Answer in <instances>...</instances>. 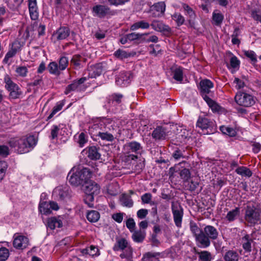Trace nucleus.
<instances>
[{"label": "nucleus", "instance_id": "a18cd8bd", "mask_svg": "<svg viewBox=\"0 0 261 261\" xmlns=\"http://www.w3.org/2000/svg\"><path fill=\"white\" fill-rule=\"evenodd\" d=\"M224 259L225 261H238L239 255L234 251H228L224 255Z\"/></svg>", "mask_w": 261, "mask_h": 261}, {"label": "nucleus", "instance_id": "b1692460", "mask_svg": "<svg viewBox=\"0 0 261 261\" xmlns=\"http://www.w3.org/2000/svg\"><path fill=\"white\" fill-rule=\"evenodd\" d=\"M166 9V5L164 2H161L154 4L151 7V10H155L156 11V14H153V17H160L164 14Z\"/></svg>", "mask_w": 261, "mask_h": 261}, {"label": "nucleus", "instance_id": "49530a36", "mask_svg": "<svg viewBox=\"0 0 261 261\" xmlns=\"http://www.w3.org/2000/svg\"><path fill=\"white\" fill-rule=\"evenodd\" d=\"M220 130L223 134L228 135L230 137H233L236 135V132L235 129L230 127L221 126L220 127Z\"/></svg>", "mask_w": 261, "mask_h": 261}, {"label": "nucleus", "instance_id": "58836bf2", "mask_svg": "<svg viewBox=\"0 0 261 261\" xmlns=\"http://www.w3.org/2000/svg\"><path fill=\"white\" fill-rule=\"evenodd\" d=\"M240 213V208L236 207L234 209L228 212L226 218L229 222L233 221L239 216Z\"/></svg>", "mask_w": 261, "mask_h": 261}, {"label": "nucleus", "instance_id": "4d7b16f0", "mask_svg": "<svg viewBox=\"0 0 261 261\" xmlns=\"http://www.w3.org/2000/svg\"><path fill=\"white\" fill-rule=\"evenodd\" d=\"M16 72L17 74L21 76V77H25L28 73V69L25 66H18L16 68Z\"/></svg>", "mask_w": 261, "mask_h": 261}, {"label": "nucleus", "instance_id": "0e129e2a", "mask_svg": "<svg viewBox=\"0 0 261 261\" xmlns=\"http://www.w3.org/2000/svg\"><path fill=\"white\" fill-rule=\"evenodd\" d=\"M10 154V150L6 145H0V155L3 157H7Z\"/></svg>", "mask_w": 261, "mask_h": 261}, {"label": "nucleus", "instance_id": "bf43d9fd", "mask_svg": "<svg viewBox=\"0 0 261 261\" xmlns=\"http://www.w3.org/2000/svg\"><path fill=\"white\" fill-rule=\"evenodd\" d=\"M152 195L149 193H146L141 196L142 202L143 203H150L151 205L154 204V202H151Z\"/></svg>", "mask_w": 261, "mask_h": 261}, {"label": "nucleus", "instance_id": "5701e85b", "mask_svg": "<svg viewBox=\"0 0 261 261\" xmlns=\"http://www.w3.org/2000/svg\"><path fill=\"white\" fill-rule=\"evenodd\" d=\"M63 223L60 217H51L48 219L47 226L50 229H54L56 227H61L62 226Z\"/></svg>", "mask_w": 261, "mask_h": 261}, {"label": "nucleus", "instance_id": "5fc2aeb1", "mask_svg": "<svg viewBox=\"0 0 261 261\" xmlns=\"http://www.w3.org/2000/svg\"><path fill=\"white\" fill-rule=\"evenodd\" d=\"M64 106V103L62 102H59L54 107L51 113L48 117V119L51 118L58 112L60 111Z\"/></svg>", "mask_w": 261, "mask_h": 261}, {"label": "nucleus", "instance_id": "393cba45", "mask_svg": "<svg viewBox=\"0 0 261 261\" xmlns=\"http://www.w3.org/2000/svg\"><path fill=\"white\" fill-rule=\"evenodd\" d=\"M160 253L155 252H147L144 253L141 261H160Z\"/></svg>", "mask_w": 261, "mask_h": 261}, {"label": "nucleus", "instance_id": "774afa93", "mask_svg": "<svg viewBox=\"0 0 261 261\" xmlns=\"http://www.w3.org/2000/svg\"><path fill=\"white\" fill-rule=\"evenodd\" d=\"M252 17L256 21L261 23V10H253L251 12Z\"/></svg>", "mask_w": 261, "mask_h": 261}, {"label": "nucleus", "instance_id": "f257e3e1", "mask_svg": "<svg viewBox=\"0 0 261 261\" xmlns=\"http://www.w3.org/2000/svg\"><path fill=\"white\" fill-rule=\"evenodd\" d=\"M8 143L18 153L22 154L31 150L36 145L37 140L34 136L29 135L21 138H11Z\"/></svg>", "mask_w": 261, "mask_h": 261}, {"label": "nucleus", "instance_id": "4c0bfd02", "mask_svg": "<svg viewBox=\"0 0 261 261\" xmlns=\"http://www.w3.org/2000/svg\"><path fill=\"white\" fill-rule=\"evenodd\" d=\"M252 242V239H250L248 235H246L242 238V246L246 252H249L251 251Z\"/></svg>", "mask_w": 261, "mask_h": 261}, {"label": "nucleus", "instance_id": "dca6fc26", "mask_svg": "<svg viewBox=\"0 0 261 261\" xmlns=\"http://www.w3.org/2000/svg\"><path fill=\"white\" fill-rule=\"evenodd\" d=\"M214 87L213 83L208 79L201 80L199 83L200 94L205 99V96L211 92V89Z\"/></svg>", "mask_w": 261, "mask_h": 261}, {"label": "nucleus", "instance_id": "69168bd1", "mask_svg": "<svg viewBox=\"0 0 261 261\" xmlns=\"http://www.w3.org/2000/svg\"><path fill=\"white\" fill-rule=\"evenodd\" d=\"M126 226L129 230L130 232L134 231L136 223L133 218H129L126 222Z\"/></svg>", "mask_w": 261, "mask_h": 261}, {"label": "nucleus", "instance_id": "39448f33", "mask_svg": "<svg viewBox=\"0 0 261 261\" xmlns=\"http://www.w3.org/2000/svg\"><path fill=\"white\" fill-rule=\"evenodd\" d=\"M100 187L95 181L87 180L82 186V190L86 194L84 201L89 206H91L90 202L94 200V196L100 193Z\"/></svg>", "mask_w": 261, "mask_h": 261}, {"label": "nucleus", "instance_id": "a878e982", "mask_svg": "<svg viewBox=\"0 0 261 261\" xmlns=\"http://www.w3.org/2000/svg\"><path fill=\"white\" fill-rule=\"evenodd\" d=\"M130 247H131L130 245L126 239L121 238L117 240L113 247V250L114 251L122 250Z\"/></svg>", "mask_w": 261, "mask_h": 261}, {"label": "nucleus", "instance_id": "864d4df0", "mask_svg": "<svg viewBox=\"0 0 261 261\" xmlns=\"http://www.w3.org/2000/svg\"><path fill=\"white\" fill-rule=\"evenodd\" d=\"M8 165L5 161H0V181H1L4 177Z\"/></svg>", "mask_w": 261, "mask_h": 261}, {"label": "nucleus", "instance_id": "f03ea898", "mask_svg": "<svg viewBox=\"0 0 261 261\" xmlns=\"http://www.w3.org/2000/svg\"><path fill=\"white\" fill-rule=\"evenodd\" d=\"M112 123V121L109 119L104 118L99 123L94 124L93 129L98 128L100 129L96 136L103 141H113L114 140V137L112 133L108 131L111 130V127L113 128Z\"/></svg>", "mask_w": 261, "mask_h": 261}, {"label": "nucleus", "instance_id": "bb28decb", "mask_svg": "<svg viewBox=\"0 0 261 261\" xmlns=\"http://www.w3.org/2000/svg\"><path fill=\"white\" fill-rule=\"evenodd\" d=\"M182 8L185 12V14L189 17V22L192 26L193 20L195 18L196 14L194 11L189 5L184 4L182 5Z\"/></svg>", "mask_w": 261, "mask_h": 261}, {"label": "nucleus", "instance_id": "7c9ffc66", "mask_svg": "<svg viewBox=\"0 0 261 261\" xmlns=\"http://www.w3.org/2000/svg\"><path fill=\"white\" fill-rule=\"evenodd\" d=\"M133 232H134L132 234V239L133 241L136 243L142 242L145 238V231L140 229Z\"/></svg>", "mask_w": 261, "mask_h": 261}, {"label": "nucleus", "instance_id": "338daca9", "mask_svg": "<svg viewBox=\"0 0 261 261\" xmlns=\"http://www.w3.org/2000/svg\"><path fill=\"white\" fill-rule=\"evenodd\" d=\"M89 71V76L91 78H95L99 76L101 73V69H96L95 67H91V69H90Z\"/></svg>", "mask_w": 261, "mask_h": 261}, {"label": "nucleus", "instance_id": "423d86ee", "mask_svg": "<svg viewBox=\"0 0 261 261\" xmlns=\"http://www.w3.org/2000/svg\"><path fill=\"white\" fill-rule=\"evenodd\" d=\"M91 11L94 17L99 19L110 17L116 13L115 11L111 10L108 6L101 4L95 5Z\"/></svg>", "mask_w": 261, "mask_h": 261}, {"label": "nucleus", "instance_id": "0eeeda50", "mask_svg": "<svg viewBox=\"0 0 261 261\" xmlns=\"http://www.w3.org/2000/svg\"><path fill=\"white\" fill-rule=\"evenodd\" d=\"M196 126L200 128L203 135L213 134L216 130L215 122L206 117H199Z\"/></svg>", "mask_w": 261, "mask_h": 261}, {"label": "nucleus", "instance_id": "c03bdc74", "mask_svg": "<svg viewBox=\"0 0 261 261\" xmlns=\"http://www.w3.org/2000/svg\"><path fill=\"white\" fill-rule=\"evenodd\" d=\"M75 139L79 146L82 147L88 142V137L87 135L82 132L75 137Z\"/></svg>", "mask_w": 261, "mask_h": 261}, {"label": "nucleus", "instance_id": "20e7f679", "mask_svg": "<svg viewBox=\"0 0 261 261\" xmlns=\"http://www.w3.org/2000/svg\"><path fill=\"white\" fill-rule=\"evenodd\" d=\"M261 219V208L253 204H248L245 207L244 220L250 225H254Z\"/></svg>", "mask_w": 261, "mask_h": 261}, {"label": "nucleus", "instance_id": "3c124183", "mask_svg": "<svg viewBox=\"0 0 261 261\" xmlns=\"http://www.w3.org/2000/svg\"><path fill=\"white\" fill-rule=\"evenodd\" d=\"M244 55L251 60L252 64H254L256 63V55L254 51L252 50H245L244 51Z\"/></svg>", "mask_w": 261, "mask_h": 261}, {"label": "nucleus", "instance_id": "2eb2a0df", "mask_svg": "<svg viewBox=\"0 0 261 261\" xmlns=\"http://www.w3.org/2000/svg\"><path fill=\"white\" fill-rule=\"evenodd\" d=\"M87 80L85 77L74 81L71 84L68 85L64 91L65 94H68L72 91H80L82 89L83 84Z\"/></svg>", "mask_w": 261, "mask_h": 261}, {"label": "nucleus", "instance_id": "680f3d73", "mask_svg": "<svg viewBox=\"0 0 261 261\" xmlns=\"http://www.w3.org/2000/svg\"><path fill=\"white\" fill-rule=\"evenodd\" d=\"M122 97V94H114L110 97V100L112 101L113 103L115 102L116 104H119L121 102Z\"/></svg>", "mask_w": 261, "mask_h": 261}, {"label": "nucleus", "instance_id": "c9c22d12", "mask_svg": "<svg viewBox=\"0 0 261 261\" xmlns=\"http://www.w3.org/2000/svg\"><path fill=\"white\" fill-rule=\"evenodd\" d=\"M120 201L123 206L127 207H131L134 204V202L131 196L125 194L122 195L120 198Z\"/></svg>", "mask_w": 261, "mask_h": 261}, {"label": "nucleus", "instance_id": "de8ad7c7", "mask_svg": "<svg viewBox=\"0 0 261 261\" xmlns=\"http://www.w3.org/2000/svg\"><path fill=\"white\" fill-rule=\"evenodd\" d=\"M172 18L175 21L178 27L182 25L185 21V17L179 13H174L172 15Z\"/></svg>", "mask_w": 261, "mask_h": 261}, {"label": "nucleus", "instance_id": "ddd939ff", "mask_svg": "<svg viewBox=\"0 0 261 261\" xmlns=\"http://www.w3.org/2000/svg\"><path fill=\"white\" fill-rule=\"evenodd\" d=\"M204 235L208 239V244L207 243L206 244H201L200 247L201 248H207L211 244L210 239L212 240H216L218 236V231L217 229L212 226V225H207L204 228L203 230Z\"/></svg>", "mask_w": 261, "mask_h": 261}, {"label": "nucleus", "instance_id": "cd10ccee", "mask_svg": "<svg viewBox=\"0 0 261 261\" xmlns=\"http://www.w3.org/2000/svg\"><path fill=\"white\" fill-rule=\"evenodd\" d=\"M85 61L86 59L80 55H74L71 59V64L75 68H80L82 66V63Z\"/></svg>", "mask_w": 261, "mask_h": 261}, {"label": "nucleus", "instance_id": "1a4fd4ad", "mask_svg": "<svg viewBox=\"0 0 261 261\" xmlns=\"http://www.w3.org/2000/svg\"><path fill=\"white\" fill-rule=\"evenodd\" d=\"M5 88L10 92L9 97L12 99H17L22 94L20 88L14 83L11 77L6 74L4 77Z\"/></svg>", "mask_w": 261, "mask_h": 261}, {"label": "nucleus", "instance_id": "473e14b6", "mask_svg": "<svg viewBox=\"0 0 261 261\" xmlns=\"http://www.w3.org/2000/svg\"><path fill=\"white\" fill-rule=\"evenodd\" d=\"M204 100L212 109V111L218 112L220 111L221 107L208 96H205V99H204Z\"/></svg>", "mask_w": 261, "mask_h": 261}, {"label": "nucleus", "instance_id": "72a5a7b5", "mask_svg": "<svg viewBox=\"0 0 261 261\" xmlns=\"http://www.w3.org/2000/svg\"><path fill=\"white\" fill-rule=\"evenodd\" d=\"M87 153L88 157L91 160H97L100 158V154L95 146L89 147Z\"/></svg>", "mask_w": 261, "mask_h": 261}, {"label": "nucleus", "instance_id": "052dcab7", "mask_svg": "<svg viewBox=\"0 0 261 261\" xmlns=\"http://www.w3.org/2000/svg\"><path fill=\"white\" fill-rule=\"evenodd\" d=\"M59 130L60 128L57 125H54L51 127L50 135L49 136L51 140H54L57 138Z\"/></svg>", "mask_w": 261, "mask_h": 261}, {"label": "nucleus", "instance_id": "6ab92c4d", "mask_svg": "<svg viewBox=\"0 0 261 261\" xmlns=\"http://www.w3.org/2000/svg\"><path fill=\"white\" fill-rule=\"evenodd\" d=\"M132 75L129 72H122L116 79V83L121 86H127L130 82Z\"/></svg>", "mask_w": 261, "mask_h": 261}, {"label": "nucleus", "instance_id": "aec40b11", "mask_svg": "<svg viewBox=\"0 0 261 261\" xmlns=\"http://www.w3.org/2000/svg\"><path fill=\"white\" fill-rule=\"evenodd\" d=\"M125 149L129 150V152H135L137 154H141L144 152L141 144L136 141H132L127 143L124 146Z\"/></svg>", "mask_w": 261, "mask_h": 261}, {"label": "nucleus", "instance_id": "c756f323", "mask_svg": "<svg viewBox=\"0 0 261 261\" xmlns=\"http://www.w3.org/2000/svg\"><path fill=\"white\" fill-rule=\"evenodd\" d=\"M224 19L223 15L219 11L215 10L212 15L213 23L215 25L219 26L222 23Z\"/></svg>", "mask_w": 261, "mask_h": 261}, {"label": "nucleus", "instance_id": "9d476101", "mask_svg": "<svg viewBox=\"0 0 261 261\" xmlns=\"http://www.w3.org/2000/svg\"><path fill=\"white\" fill-rule=\"evenodd\" d=\"M235 101L239 105L245 107H251L255 103V99L252 95L242 92L236 94Z\"/></svg>", "mask_w": 261, "mask_h": 261}, {"label": "nucleus", "instance_id": "a19ab883", "mask_svg": "<svg viewBox=\"0 0 261 261\" xmlns=\"http://www.w3.org/2000/svg\"><path fill=\"white\" fill-rule=\"evenodd\" d=\"M235 171L238 174L242 176L250 177L252 175L250 170L245 166L238 167Z\"/></svg>", "mask_w": 261, "mask_h": 261}, {"label": "nucleus", "instance_id": "f3484780", "mask_svg": "<svg viewBox=\"0 0 261 261\" xmlns=\"http://www.w3.org/2000/svg\"><path fill=\"white\" fill-rule=\"evenodd\" d=\"M150 26L154 30L163 33H170L171 31L170 28L168 25L164 24L162 21L157 20H152Z\"/></svg>", "mask_w": 261, "mask_h": 261}, {"label": "nucleus", "instance_id": "37998d69", "mask_svg": "<svg viewBox=\"0 0 261 261\" xmlns=\"http://www.w3.org/2000/svg\"><path fill=\"white\" fill-rule=\"evenodd\" d=\"M100 218L99 213L96 211L92 210L87 214V218L88 220L91 222H97Z\"/></svg>", "mask_w": 261, "mask_h": 261}, {"label": "nucleus", "instance_id": "412c9836", "mask_svg": "<svg viewBox=\"0 0 261 261\" xmlns=\"http://www.w3.org/2000/svg\"><path fill=\"white\" fill-rule=\"evenodd\" d=\"M166 136V129L163 126H158L152 133V138L155 140H164Z\"/></svg>", "mask_w": 261, "mask_h": 261}, {"label": "nucleus", "instance_id": "e2e57ef3", "mask_svg": "<svg viewBox=\"0 0 261 261\" xmlns=\"http://www.w3.org/2000/svg\"><path fill=\"white\" fill-rule=\"evenodd\" d=\"M240 62L236 56H232L230 60V66L234 68L238 69L239 68Z\"/></svg>", "mask_w": 261, "mask_h": 261}, {"label": "nucleus", "instance_id": "603ef678", "mask_svg": "<svg viewBox=\"0 0 261 261\" xmlns=\"http://www.w3.org/2000/svg\"><path fill=\"white\" fill-rule=\"evenodd\" d=\"M184 150L179 148L175 149L172 154V156L176 161L184 158Z\"/></svg>", "mask_w": 261, "mask_h": 261}, {"label": "nucleus", "instance_id": "e433bc0d", "mask_svg": "<svg viewBox=\"0 0 261 261\" xmlns=\"http://www.w3.org/2000/svg\"><path fill=\"white\" fill-rule=\"evenodd\" d=\"M150 26V24H149L148 22L144 20H141L134 23L130 27V30L134 31L140 28L142 29H147L149 28Z\"/></svg>", "mask_w": 261, "mask_h": 261}, {"label": "nucleus", "instance_id": "f704fd0d", "mask_svg": "<svg viewBox=\"0 0 261 261\" xmlns=\"http://www.w3.org/2000/svg\"><path fill=\"white\" fill-rule=\"evenodd\" d=\"M39 210L40 212L44 215H48L51 212L50 204L46 201H43L40 203Z\"/></svg>", "mask_w": 261, "mask_h": 261}, {"label": "nucleus", "instance_id": "2f4dec72", "mask_svg": "<svg viewBox=\"0 0 261 261\" xmlns=\"http://www.w3.org/2000/svg\"><path fill=\"white\" fill-rule=\"evenodd\" d=\"M173 77L178 82H181L183 80V68L180 67H175L172 68Z\"/></svg>", "mask_w": 261, "mask_h": 261}, {"label": "nucleus", "instance_id": "4be33fe9", "mask_svg": "<svg viewBox=\"0 0 261 261\" xmlns=\"http://www.w3.org/2000/svg\"><path fill=\"white\" fill-rule=\"evenodd\" d=\"M70 34V29L66 27H61L56 32L55 35L57 40H63L67 38Z\"/></svg>", "mask_w": 261, "mask_h": 261}, {"label": "nucleus", "instance_id": "c85d7f7f", "mask_svg": "<svg viewBox=\"0 0 261 261\" xmlns=\"http://www.w3.org/2000/svg\"><path fill=\"white\" fill-rule=\"evenodd\" d=\"M135 54L128 52L122 49H118L114 53V56L117 59L122 60L134 56Z\"/></svg>", "mask_w": 261, "mask_h": 261}, {"label": "nucleus", "instance_id": "f8f14e48", "mask_svg": "<svg viewBox=\"0 0 261 261\" xmlns=\"http://www.w3.org/2000/svg\"><path fill=\"white\" fill-rule=\"evenodd\" d=\"M190 230L195 238L199 246L201 244H208V239L204 235V232L194 222H190Z\"/></svg>", "mask_w": 261, "mask_h": 261}, {"label": "nucleus", "instance_id": "a211bd4d", "mask_svg": "<svg viewBox=\"0 0 261 261\" xmlns=\"http://www.w3.org/2000/svg\"><path fill=\"white\" fill-rule=\"evenodd\" d=\"M53 195L60 199L63 200L69 195V187L66 185L59 186L53 191Z\"/></svg>", "mask_w": 261, "mask_h": 261}, {"label": "nucleus", "instance_id": "6e6d98bb", "mask_svg": "<svg viewBox=\"0 0 261 261\" xmlns=\"http://www.w3.org/2000/svg\"><path fill=\"white\" fill-rule=\"evenodd\" d=\"M179 175L184 181H187L191 177V173L189 169L184 168L180 171Z\"/></svg>", "mask_w": 261, "mask_h": 261}, {"label": "nucleus", "instance_id": "4468645a", "mask_svg": "<svg viewBox=\"0 0 261 261\" xmlns=\"http://www.w3.org/2000/svg\"><path fill=\"white\" fill-rule=\"evenodd\" d=\"M13 238V245L17 249L23 250L30 245L29 239L24 236L15 234Z\"/></svg>", "mask_w": 261, "mask_h": 261}, {"label": "nucleus", "instance_id": "6e6552de", "mask_svg": "<svg viewBox=\"0 0 261 261\" xmlns=\"http://www.w3.org/2000/svg\"><path fill=\"white\" fill-rule=\"evenodd\" d=\"M68 63V58L62 56L59 59V65L56 62H51L48 64L47 69L50 74L59 75L61 71L64 70L67 67Z\"/></svg>", "mask_w": 261, "mask_h": 261}, {"label": "nucleus", "instance_id": "79ce46f5", "mask_svg": "<svg viewBox=\"0 0 261 261\" xmlns=\"http://www.w3.org/2000/svg\"><path fill=\"white\" fill-rule=\"evenodd\" d=\"M82 252L83 254H89L90 256H92L99 254L98 249L93 245L83 249Z\"/></svg>", "mask_w": 261, "mask_h": 261}, {"label": "nucleus", "instance_id": "7ed1b4c3", "mask_svg": "<svg viewBox=\"0 0 261 261\" xmlns=\"http://www.w3.org/2000/svg\"><path fill=\"white\" fill-rule=\"evenodd\" d=\"M92 173L89 169L84 168L75 172L71 170L68 175L69 182L73 186L77 187L85 183L91 176Z\"/></svg>", "mask_w": 261, "mask_h": 261}, {"label": "nucleus", "instance_id": "ea45409f", "mask_svg": "<svg viewBox=\"0 0 261 261\" xmlns=\"http://www.w3.org/2000/svg\"><path fill=\"white\" fill-rule=\"evenodd\" d=\"M122 252L120 254V257L122 259H125L127 261H132L133 248L132 247L122 250Z\"/></svg>", "mask_w": 261, "mask_h": 261}, {"label": "nucleus", "instance_id": "09e8293b", "mask_svg": "<svg viewBox=\"0 0 261 261\" xmlns=\"http://www.w3.org/2000/svg\"><path fill=\"white\" fill-rule=\"evenodd\" d=\"M199 258L201 261H211L212 256L210 252L207 251H202L198 252Z\"/></svg>", "mask_w": 261, "mask_h": 261}, {"label": "nucleus", "instance_id": "13d9d810", "mask_svg": "<svg viewBox=\"0 0 261 261\" xmlns=\"http://www.w3.org/2000/svg\"><path fill=\"white\" fill-rule=\"evenodd\" d=\"M23 44H22L20 41L18 40H15L12 43L10 49L16 54L18 51L20 50Z\"/></svg>", "mask_w": 261, "mask_h": 261}, {"label": "nucleus", "instance_id": "9b49d317", "mask_svg": "<svg viewBox=\"0 0 261 261\" xmlns=\"http://www.w3.org/2000/svg\"><path fill=\"white\" fill-rule=\"evenodd\" d=\"M171 210L175 225L177 227H180L184 215L183 208L178 202L173 201L171 204Z\"/></svg>", "mask_w": 261, "mask_h": 261}, {"label": "nucleus", "instance_id": "8fccbe9b", "mask_svg": "<svg viewBox=\"0 0 261 261\" xmlns=\"http://www.w3.org/2000/svg\"><path fill=\"white\" fill-rule=\"evenodd\" d=\"M10 255V252L8 249L3 247L0 248V261H6Z\"/></svg>", "mask_w": 261, "mask_h": 261}]
</instances>
